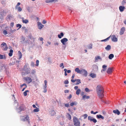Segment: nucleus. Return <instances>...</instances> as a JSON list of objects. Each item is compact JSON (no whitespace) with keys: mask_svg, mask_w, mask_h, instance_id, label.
<instances>
[{"mask_svg":"<svg viewBox=\"0 0 126 126\" xmlns=\"http://www.w3.org/2000/svg\"><path fill=\"white\" fill-rule=\"evenodd\" d=\"M68 39L66 38H64L61 40V42L63 45H65L66 44V43L68 41Z\"/></svg>","mask_w":126,"mask_h":126,"instance_id":"10","label":"nucleus"},{"mask_svg":"<svg viewBox=\"0 0 126 126\" xmlns=\"http://www.w3.org/2000/svg\"><path fill=\"white\" fill-rule=\"evenodd\" d=\"M39 40L41 41H43V39L42 37H40L39 38Z\"/></svg>","mask_w":126,"mask_h":126,"instance_id":"60","label":"nucleus"},{"mask_svg":"<svg viewBox=\"0 0 126 126\" xmlns=\"http://www.w3.org/2000/svg\"><path fill=\"white\" fill-rule=\"evenodd\" d=\"M111 47L110 45H108L105 47V49L107 50H110Z\"/></svg>","mask_w":126,"mask_h":126,"instance_id":"32","label":"nucleus"},{"mask_svg":"<svg viewBox=\"0 0 126 126\" xmlns=\"http://www.w3.org/2000/svg\"><path fill=\"white\" fill-rule=\"evenodd\" d=\"M3 33L5 35L7 34L8 33L7 32L6 30H3Z\"/></svg>","mask_w":126,"mask_h":126,"instance_id":"49","label":"nucleus"},{"mask_svg":"<svg viewBox=\"0 0 126 126\" xmlns=\"http://www.w3.org/2000/svg\"><path fill=\"white\" fill-rule=\"evenodd\" d=\"M25 85L26 86V87H27V86L26 84L25 83H24L21 86V87H22L23 86Z\"/></svg>","mask_w":126,"mask_h":126,"instance_id":"62","label":"nucleus"},{"mask_svg":"<svg viewBox=\"0 0 126 126\" xmlns=\"http://www.w3.org/2000/svg\"><path fill=\"white\" fill-rule=\"evenodd\" d=\"M1 46L3 47V50H6L7 49V47L6 45V44L4 42L3 43H2L1 44Z\"/></svg>","mask_w":126,"mask_h":126,"instance_id":"12","label":"nucleus"},{"mask_svg":"<svg viewBox=\"0 0 126 126\" xmlns=\"http://www.w3.org/2000/svg\"><path fill=\"white\" fill-rule=\"evenodd\" d=\"M60 67H62V68H64V66L63 63H61L60 64Z\"/></svg>","mask_w":126,"mask_h":126,"instance_id":"41","label":"nucleus"},{"mask_svg":"<svg viewBox=\"0 0 126 126\" xmlns=\"http://www.w3.org/2000/svg\"><path fill=\"white\" fill-rule=\"evenodd\" d=\"M13 18V16L12 15H8L7 16L6 19L8 20H9L12 19Z\"/></svg>","mask_w":126,"mask_h":126,"instance_id":"22","label":"nucleus"},{"mask_svg":"<svg viewBox=\"0 0 126 126\" xmlns=\"http://www.w3.org/2000/svg\"><path fill=\"white\" fill-rule=\"evenodd\" d=\"M36 71L34 70H32L31 71V73L33 74H34L35 73Z\"/></svg>","mask_w":126,"mask_h":126,"instance_id":"53","label":"nucleus"},{"mask_svg":"<svg viewBox=\"0 0 126 126\" xmlns=\"http://www.w3.org/2000/svg\"><path fill=\"white\" fill-rule=\"evenodd\" d=\"M44 26V25L42 24H38L37 27L38 29H41Z\"/></svg>","mask_w":126,"mask_h":126,"instance_id":"24","label":"nucleus"},{"mask_svg":"<svg viewBox=\"0 0 126 126\" xmlns=\"http://www.w3.org/2000/svg\"><path fill=\"white\" fill-rule=\"evenodd\" d=\"M65 106L67 107H69V105L68 103L65 104Z\"/></svg>","mask_w":126,"mask_h":126,"instance_id":"56","label":"nucleus"},{"mask_svg":"<svg viewBox=\"0 0 126 126\" xmlns=\"http://www.w3.org/2000/svg\"><path fill=\"white\" fill-rule=\"evenodd\" d=\"M85 90V91L87 92H89L90 91V90L87 88H86Z\"/></svg>","mask_w":126,"mask_h":126,"instance_id":"46","label":"nucleus"},{"mask_svg":"<svg viewBox=\"0 0 126 126\" xmlns=\"http://www.w3.org/2000/svg\"><path fill=\"white\" fill-rule=\"evenodd\" d=\"M36 109H34L33 110V111L35 112H38L39 110V109L37 108H36Z\"/></svg>","mask_w":126,"mask_h":126,"instance_id":"39","label":"nucleus"},{"mask_svg":"<svg viewBox=\"0 0 126 126\" xmlns=\"http://www.w3.org/2000/svg\"><path fill=\"white\" fill-rule=\"evenodd\" d=\"M16 26L17 27H19V28L17 30H18L20 28H21V26L20 25V24H16Z\"/></svg>","mask_w":126,"mask_h":126,"instance_id":"50","label":"nucleus"},{"mask_svg":"<svg viewBox=\"0 0 126 126\" xmlns=\"http://www.w3.org/2000/svg\"><path fill=\"white\" fill-rule=\"evenodd\" d=\"M98 60H101V58L99 56H97L95 57V62H97L98 61Z\"/></svg>","mask_w":126,"mask_h":126,"instance_id":"20","label":"nucleus"},{"mask_svg":"<svg viewBox=\"0 0 126 126\" xmlns=\"http://www.w3.org/2000/svg\"><path fill=\"white\" fill-rule=\"evenodd\" d=\"M23 78L24 80L26 81V82L28 84L30 83L32 80V79L29 77H24Z\"/></svg>","mask_w":126,"mask_h":126,"instance_id":"7","label":"nucleus"},{"mask_svg":"<svg viewBox=\"0 0 126 126\" xmlns=\"http://www.w3.org/2000/svg\"><path fill=\"white\" fill-rule=\"evenodd\" d=\"M4 13L2 11H0V23H2L4 20Z\"/></svg>","mask_w":126,"mask_h":126,"instance_id":"5","label":"nucleus"},{"mask_svg":"<svg viewBox=\"0 0 126 126\" xmlns=\"http://www.w3.org/2000/svg\"><path fill=\"white\" fill-rule=\"evenodd\" d=\"M87 115L86 114H85L82 115L81 117H83L85 119L87 117Z\"/></svg>","mask_w":126,"mask_h":126,"instance_id":"37","label":"nucleus"},{"mask_svg":"<svg viewBox=\"0 0 126 126\" xmlns=\"http://www.w3.org/2000/svg\"><path fill=\"white\" fill-rule=\"evenodd\" d=\"M125 31V28L124 27H123L121 29L119 33L120 35H121L123 34Z\"/></svg>","mask_w":126,"mask_h":126,"instance_id":"14","label":"nucleus"},{"mask_svg":"<svg viewBox=\"0 0 126 126\" xmlns=\"http://www.w3.org/2000/svg\"><path fill=\"white\" fill-rule=\"evenodd\" d=\"M73 122L74 125L75 126H80V123L77 118L74 116L73 119Z\"/></svg>","mask_w":126,"mask_h":126,"instance_id":"1","label":"nucleus"},{"mask_svg":"<svg viewBox=\"0 0 126 126\" xmlns=\"http://www.w3.org/2000/svg\"><path fill=\"white\" fill-rule=\"evenodd\" d=\"M96 92L104 91L103 87L101 85H99L97 86L96 87Z\"/></svg>","mask_w":126,"mask_h":126,"instance_id":"4","label":"nucleus"},{"mask_svg":"<svg viewBox=\"0 0 126 126\" xmlns=\"http://www.w3.org/2000/svg\"><path fill=\"white\" fill-rule=\"evenodd\" d=\"M77 104V102H73L71 103L70 105L71 106H73L74 105H76Z\"/></svg>","mask_w":126,"mask_h":126,"instance_id":"38","label":"nucleus"},{"mask_svg":"<svg viewBox=\"0 0 126 126\" xmlns=\"http://www.w3.org/2000/svg\"><path fill=\"white\" fill-rule=\"evenodd\" d=\"M111 39L112 41L113 42H116L118 41L117 38L115 35H113L111 36Z\"/></svg>","mask_w":126,"mask_h":126,"instance_id":"11","label":"nucleus"},{"mask_svg":"<svg viewBox=\"0 0 126 126\" xmlns=\"http://www.w3.org/2000/svg\"><path fill=\"white\" fill-rule=\"evenodd\" d=\"M6 59V57L5 55H2L0 54V59Z\"/></svg>","mask_w":126,"mask_h":126,"instance_id":"31","label":"nucleus"},{"mask_svg":"<svg viewBox=\"0 0 126 126\" xmlns=\"http://www.w3.org/2000/svg\"><path fill=\"white\" fill-rule=\"evenodd\" d=\"M88 120H90L91 121H92V120L93 119V118L92 117L90 116H89L88 117Z\"/></svg>","mask_w":126,"mask_h":126,"instance_id":"44","label":"nucleus"},{"mask_svg":"<svg viewBox=\"0 0 126 126\" xmlns=\"http://www.w3.org/2000/svg\"><path fill=\"white\" fill-rule=\"evenodd\" d=\"M75 71L78 73L80 74L81 71V69L80 70L78 68H77L75 69Z\"/></svg>","mask_w":126,"mask_h":126,"instance_id":"26","label":"nucleus"},{"mask_svg":"<svg viewBox=\"0 0 126 126\" xmlns=\"http://www.w3.org/2000/svg\"><path fill=\"white\" fill-rule=\"evenodd\" d=\"M18 53H19V59H20L22 57V53H21V52L19 51H18Z\"/></svg>","mask_w":126,"mask_h":126,"instance_id":"40","label":"nucleus"},{"mask_svg":"<svg viewBox=\"0 0 126 126\" xmlns=\"http://www.w3.org/2000/svg\"><path fill=\"white\" fill-rule=\"evenodd\" d=\"M87 48L89 49H91L92 48V45L91 44H90L87 47Z\"/></svg>","mask_w":126,"mask_h":126,"instance_id":"42","label":"nucleus"},{"mask_svg":"<svg viewBox=\"0 0 126 126\" xmlns=\"http://www.w3.org/2000/svg\"><path fill=\"white\" fill-rule=\"evenodd\" d=\"M2 68L3 69V68H5L6 70L7 68V65H3L2 66Z\"/></svg>","mask_w":126,"mask_h":126,"instance_id":"43","label":"nucleus"},{"mask_svg":"<svg viewBox=\"0 0 126 126\" xmlns=\"http://www.w3.org/2000/svg\"><path fill=\"white\" fill-rule=\"evenodd\" d=\"M81 91L80 90V89H78L76 90V94H77L79 95Z\"/></svg>","mask_w":126,"mask_h":126,"instance_id":"35","label":"nucleus"},{"mask_svg":"<svg viewBox=\"0 0 126 126\" xmlns=\"http://www.w3.org/2000/svg\"><path fill=\"white\" fill-rule=\"evenodd\" d=\"M125 9V7L123 6H120L119 7V9L121 12H123L124 10Z\"/></svg>","mask_w":126,"mask_h":126,"instance_id":"16","label":"nucleus"},{"mask_svg":"<svg viewBox=\"0 0 126 126\" xmlns=\"http://www.w3.org/2000/svg\"><path fill=\"white\" fill-rule=\"evenodd\" d=\"M29 92V91L28 90H27L25 91L23 93L24 95V96H26L27 95V93Z\"/></svg>","mask_w":126,"mask_h":126,"instance_id":"36","label":"nucleus"},{"mask_svg":"<svg viewBox=\"0 0 126 126\" xmlns=\"http://www.w3.org/2000/svg\"><path fill=\"white\" fill-rule=\"evenodd\" d=\"M90 98V97L86 95H83L82 96V99L84 100H85L86 99H88Z\"/></svg>","mask_w":126,"mask_h":126,"instance_id":"21","label":"nucleus"},{"mask_svg":"<svg viewBox=\"0 0 126 126\" xmlns=\"http://www.w3.org/2000/svg\"><path fill=\"white\" fill-rule=\"evenodd\" d=\"M25 108L23 105H21L20 106L19 108L17 109L18 111L19 112L22 111H24L25 110Z\"/></svg>","mask_w":126,"mask_h":126,"instance_id":"6","label":"nucleus"},{"mask_svg":"<svg viewBox=\"0 0 126 126\" xmlns=\"http://www.w3.org/2000/svg\"><path fill=\"white\" fill-rule=\"evenodd\" d=\"M21 3L20 2H18L17 4L15 7V9L16 10L19 12H20L22 10V8L19 6Z\"/></svg>","mask_w":126,"mask_h":126,"instance_id":"3","label":"nucleus"},{"mask_svg":"<svg viewBox=\"0 0 126 126\" xmlns=\"http://www.w3.org/2000/svg\"><path fill=\"white\" fill-rule=\"evenodd\" d=\"M39 61L38 60H37L36 61V64L35 65L36 66H37L39 65Z\"/></svg>","mask_w":126,"mask_h":126,"instance_id":"48","label":"nucleus"},{"mask_svg":"<svg viewBox=\"0 0 126 126\" xmlns=\"http://www.w3.org/2000/svg\"><path fill=\"white\" fill-rule=\"evenodd\" d=\"M48 23L49 22H47L46 20H44L43 21V24H46V23Z\"/></svg>","mask_w":126,"mask_h":126,"instance_id":"55","label":"nucleus"},{"mask_svg":"<svg viewBox=\"0 0 126 126\" xmlns=\"http://www.w3.org/2000/svg\"><path fill=\"white\" fill-rule=\"evenodd\" d=\"M92 121L94 123H96L97 122V121L95 119L93 118L92 120Z\"/></svg>","mask_w":126,"mask_h":126,"instance_id":"54","label":"nucleus"},{"mask_svg":"<svg viewBox=\"0 0 126 126\" xmlns=\"http://www.w3.org/2000/svg\"><path fill=\"white\" fill-rule=\"evenodd\" d=\"M96 117L98 118H101L102 119H104V117L102 116L100 114L97 115L96 116Z\"/></svg>","mask_w":126,"mask_h":126,"instance_id":"23","label":"nucleus"},{"mask_svg":"<svg viewBox=\"0 0 126 126\" xmlns=\"http://www.w3.org/2000/svg\"><path fill=\"white\" fill-rule=\"evenodd\" d=\"M107 66L106 65H103L102 66L103 69L101 70V72L103 73L107 69Z\"/></svg>","mask_w":126,"mask_h":126,"instance_id":"15","label":"nucleus"},{"mask_svg":"<svg viewBox=\"0 0 126 126\" xmlns=\"http://www.w3.org/2000/svg\"><path fill=\"white\" fill-rule=\"evenodd\" d=\"M104 91H101L97 92L98 96L101 99L104 96L103 93Z\"/></svg>","mask_w":126,"mask_h":126,"instance_id":"8","label":"nucleus"},{"mask_svg":"<svg viewBox=\"0 0 126 126\" xmlns=\"http://www.w3.org/2000/svg\"><path fill=\"white\" fill-rule=\"evenodd\" d=\"M36 21L37 22V24H41V23L40 22H39V19L37 17H36Z\"/></svg>","mask_w":126,"mask_h":126,"instance_id":"47","label":"nucleus"},{"mask_svg":"<svg viewBox=\"0 0 126 126\" xmlns=\"http://www.w3.org/2000/svg\"><path fill=\"white\" fill-rule=\"evenodd\" d=\"M80 74H83V75L85 77H86L88 75V73L86 70L85 69H81V71Z\"/></svg>","mask_w":126,"mask_h":126,"instance_id":"9","label":"nucleus"},{"mask_svg":"<svg viewBox=\"0 0 126 126\" xmlns=\"http://www.w3.org/2000/svg\"><path fill=\"white\" fill-rule=\"evenodd\" d=\"M112 71V69L111 68H108L107 70V72L108 74H110L111 73Z\"/></svg>","mask_w":126,"mask_h":126,"instance_id":"18","label":"nucleus"},{"mask_svg":"<svg viewBox=\"0 0 126 126\" xmlns=\"http://www.w3.org/2000/svg\"><path fill=\"white\" fill-rule=\"evenodd\" d=\"M66 117L69 120H70L71 119V116L68 113H67Z\"/></svg>","mask_w":126,"mask_h":126,"instance_id":"33","label":"nucleus"},{"mask_svg":"<svg viewBox=\"0 0 126 126\" xmlns=\"http://www.w3.org/2000/svg\"><path fill=\"white\" fill-rule=\"evenodd\" d=\"M92 69L94 71H97L98 70V66L96 65H94L92 66Z\"/></svg>","mask_w":126,"mask_h":126,"instance_id":"13","label":"nucleus"},{"mask_svg":"<svg viewBox=\"0 0 126 126\" xmlns=\"http://www.w3.org/2000/svg\"><path fill=\"white\" fill-rule=\"evenodd\" d=\"M69 91L68 90H64V92L65 93H68Z\"/></svg>","mask_w":126,"mask_h":126,"instance_id":"63","label":"nucleus"},{"mask_svg":"<svg viewBox=\"0 0 126 126\" xmlns=\"http://www.w3.org/2000/svg\"><path fill=\"white\" fill-rule=\"evenodd\" d=\"M77 79H72L71 80V81L72 82H74L76 81Z\"/></svg>","mask_w":126,"mask_h":126,"instance_id":"58","label":"nucleus"},{"mask_svg":"<svg viewBox=\"0 0 126 126\" xmlns=\"http://www.w3.org/2000/svg\"><path fill=\"white\" fill-rule=\"evenodd\" d=\"M113 112L115 114H117L118 115H119L120 113L118 110L117 109L114 110L113 111Z\"/></svg>","mask_w":126,"mask_h":126,"instance_id":"19","label":"nucleus"},{"mask_svg":"<svg viewBox=\"0 0 126 126\" xmlns=\"http://www.w3.org/2000/svg\"><path fill=\"white\" fill-rule=\"evenodd\" d=\"M126 3V0H123L121 2V3L122 5H124Z\"/></svg>","mask_w":126,"mask_h":126,"instance_id":"45","label":"nucleus"},{"mask_svg":"<svg viewBox=\"0 0 126 126\" xmlns=\"http://www.w3.org/2000/svg\"><path fill=\"white\" fill-rule=\"evenodd\" d=\"M64 34L63 32H61L60 34L58 35V37L59 38H61L63 36Z\"/></svg>","mask_w":126,"mask_h":126,"instance_id":"28","label":"nucleus"},{"mask_svg":"<svg viewBox=\"0 0 126 126\" xmlns=\"http://www.w3.org/2000/svg\"><path fill=\"white\" fill-rule=\"evenodd\" d=\"M59 45V43L57 42H56L54 43V45L55 46H58Z\"/></svg>","mask_w":126,"mask_h":126,"instance_id":"57","label":"nucleus"},{"mask_svg":"<svg viewBox=\"0 0 126 126\" xmlns=\"http://www.w3.org/2000/svg\"><path fill=\"white\" fill-rule=\"evenodd\" d=\"M43 89H44V90L43 91V92L44 93H45L46 92H47V90L46 88H44Z\"/></svg>","mask_w":126,"mask_h":126,"instance_id":"59","label":"nucleus"},{"mask_svg":"<svg viewBox=\"0 0 126 126\" xmlns=\"http://www.w3.org/2000/svg\"><path fill=\"white\" fill-rule=\"evenodd\" d=\"M78 86H75V87L74 88V89L76 90H77V89H78Z\"/></svg>","mask_w":126,"mask_h":126,"instance_id":"61","label":"nucleus"},{"mask_svg":"<svg viewBox=\"0 0 126 126\" xmlns=\"http://www.w3.org/2000/svg\"><path fill=\"white\" fill-rule=\"evenodd\" d=\"M58 1V0H46L45 2L47 3H49L53 2H56Z\"/></svg>","mask_w":126,"mask_h":126,"instance_id":"17","label":"nucleus"},{"mask_svg":"<svg viewBox=\"0 0 126 126\" xmlns=\"http://www.w3.org/2000/svg\"><path fill=\"white\" fill-rule=\"evenodd\" d=\"M90 76L91 77L93 78H95L96 77V74L94 73H92L90 74Z\"/></svg>","mask_w":126,"mask_h":126,"instance_id":"27","label":"nucleus"},{"mask_svg":"<svg viewBox=\"0 0 126 126\" xmlns=\"http://www.w3.org/2000/svg\"><path fill=\"white\" fill-rule=\"evenodd\" d=\"M64 83L65 84H68L69 83V82L68 80H66L64 81Z\"/></svg>","mask_w":126,"mask_h":126,"instance_id":"52","label":"nucleus"},{"mask_svg":"<svg viewBox=\"0 0 126 126\" xmlns=\"http://www.w3.org/2000/svg\"><path fill=\"white\" fill-rule=\"evenodd\" d=\"M45 85H47V81L46 80H45L44 81Z\"/></svg>","mask_w":126,"mask_h":126,"instance_id":"64","label":"nucleus"},{"mask_svg":"<svg viewBox=\"0 0 126 126\" xmlns=\"http://www.w3.org/2000/svg\"><path fill=\"white\" fill-rule=\"evenodd\" d=\"M21 120L23 121H29L30 120L29 117L27 115H25L21 117Z\"/></svg>","mask_w":126,"mask_h":126,"instance_id":"2","label":"nucleus"},{"mask_svg":"<svg viewBox=\"0 0 126 126\" xmlns=\"http://www.w3.org/2000/svg\"><path fill=\"white\" fill-rule=\"evenodd\" d=\"M76 82H77L75 84L76 85H78L81 83L80 80L79 79H77Z\"/></svg>","mask_w":126,"mask_h":126,"instance_id":"34","label":"nucleus"},{"mask_svg":"<svg viewBox=\"0 0 126 126\" xmlns=\"http://www.w3.org/2000/svg\"><path fill=\"white\" fill-rule=\"evenodd\" d=\"M31 65L32 67H34V63L33 62H31Z\"/></svg>","mask_w":126,"mask_h":126,"instance_id":"51","label":"nucleus"},{"mask_svg":"<svg viewBox=\"0 0 126 126\" xmlns=\"http://www.w3.org/2000/svg\"><path fill=\"white\" fill-rule=\"evenodd\" d=\"M49 113L51 116H54L55 115L56 113L54 110H52L51 111L49 112Z\"/></svg>","mask_w":126,"mask_h":126,"instance_id":"30","label":"nucleus"},{"mask_svg":"<svg viewBox=\"0 0 126 126\" xmlns=\"http://www.w3.org/2000/svg\"><path fill=\"white\" fill-rule=\"evenodd\" d=\"M114 55L113 54H111L109 55L108 58H109L111 60L114 57Z\"/></svg>","mask_w":126,"mask_h":126,"instance_id":"29","label":"nucleus"},{"mask_svg":"<svg viewBox=\"0 0 126 126\" xmlns=\"http://www.w3.org/2000/svg\"><path fill=\"white\" fill-rule=\"evenodd\" d=\"M22 21L23 23H28L29 22L28 20L27 19H25L24 18H22Z\"/></svg>","mask_w":126,"mask_h":126,"instance_id":"25","label":"nucleus"}]
</instances>
